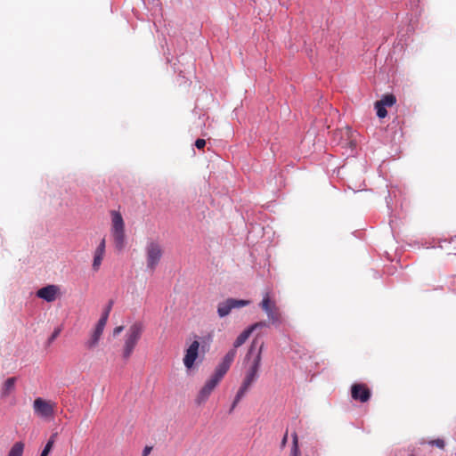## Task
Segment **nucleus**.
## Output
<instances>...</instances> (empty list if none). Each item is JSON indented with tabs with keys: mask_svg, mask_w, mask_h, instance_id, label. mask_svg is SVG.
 Masks as SVG:
<instances>
[{
	"mask_svg": "<svg viewBox=\"0 0 456 456\" xmlns=\"http://www.w3.org/2000/svg\"><path fill=\"white\" fill-rule=\"evenodd\" d=\"M409 456H415L414 454H410Z\"/></svg>",
	"mask_w": 456,
	"mask_h": 456,
	"instance_id": "obj_31",
	"label": "nucleus"
},
{
	"mask_svg": "<svg viewBox=\"0 0 456 456\" xmlns=\"http://www.w3.org/2000/svg\"><path fill=\"white\" fill-rule=\"evenodd\" d=\"M61 331V329L60 327L54 329L53 332L48 338V343L51 344L53 340H55L57 338V337L60 335Z\"/></svg>",
	"mask_w": 456,
	"mask_h": 456,
	"instance_id": "obj_22",
	"label": "nucleus"
},
{
	"mask_svg": "<svg viewBox=\"0 0 456 456\" xmlns=\"http://www.w3.org/2000/svg\"><path fill=\"white\" fill-rule=\"evenodd\" d=\"M124 330V327H123V326H118V327H116V328L114 329V330H113V335H114V336L118 335L119 333H121V332H122V330Z\"/></svg>",
	"mask_w": 456,
	"mask_h": 456,
	"instance_id": "obj_27",
	"label": "nucleus"
},
{
	"mask_svg": "<svg viewBox=\"0 0 456 456\" xmlns=\"http://www.w3.org/2000/svg\"><path fill=\"white\" fill-rule=\"evenodd\" d=\"M430 444L435 445V446H436L438 448H441V449H443L444 447V445H445L444 441L443 439H440V438L431 441Z\"/></svg>",
	"mask_w": 456,
	"mask_h": 456,
	"instance_id": "obj_24",
	"label": "nucleus"
},
{
	"mask_svg": "<svg viewBox=\"0 0 456 456\" xmlns=\"http://www.w3.org/2000/svg\"><path fill=\"white\" fill-rule=\"evenodd\" d=\"M260 307L265 311L271 323L278 324L281 322L279 309L276 306V304L270 299L268 294L263 297L260 303Z\"/></svg>",
	"mask_w": 456,
	"mask_h": 456,
	"instance_id": "obj_8",
	"label": "nucleus"
},
{
	"mask_svg": "<svg viewBox=\"0 0 456 456\" xmlns=\"http://www.w3.org/2000/svg\"><path fill=\"white\" fill-rule=\"evenodd\" d=\"M105 248H106V241H105V239L103 238V239L100 241V243H99V245L97 246V248H96L95 251L105 254Z\"/></svg>",
	"mask_w": 456,
	"mask_h": 456,
	"instance_id": "obj_23",
	"label": "nucleus"
},
{
	"mask_svg": "<svg viewBox=\"0 0 456 456\" xmlns=\"http://www.w3.org/2000/svg\"><path fill=\"white\" fill-rule=\"evenodd\" d=\"M264 345L265 343L256 338L251 342L244 359V362L246 364L245 375L232 403L230 412L234 410L239 402L258 379Z\"/></svg>",
	"mask_w": 456,
	"mask_h": 456,
	"instance_id": "obj_1",
	"label": "nucleus"
},
{
	"mask_svg": "<svg viewBox=\"0 0 456 456\" xmlns=\"http://www.w3.org/2000/svg\"><path fill=\"white\" fill-rule=\"evenodd\" d=\"M23 450H24V444L21 442H17L11 448L7 456H22Z\"/></svg>",
	"mask_w": 456,
	"mask_h": 456,
	"instance_id": "obj_16",
	"label": "nucleus"
},
{
	"mask_svg": "<svg viewBox=\"0 0 456 456\" xmlns=\"http://www.w3.org/2000/svg\"><path fill=\"white\" fill-rule=\"evenodd\" d=\"M110 309H106L102 314L99 320H103V323H107L109 318Z\"/></svg>",
	"mask_w": 456,
	"mask_h": 456,
	"instance_id": "obj_26",
	"label": "nucleus"
},
{
	"mask_svg": "<svg viewBox=\"0 0 456 456\" xmlns=\"http://www.w3.org/2000/svg\"><path fill=\"white\" fill-rule=\"evenodd\" d=\"M205 145H206V141H205L204 139H200V138H199V139H197V140L195 141V146H196L198 149H200H200H203V148L205 147Z\"/></svg>",
	"mask_w": 456,
	"mask_h": 456,
	"instance_id": "obj_25",
	"label": "nucleus"
},
{
	"mask_svg": "<svg viewBox=\"0 0 456 456\" xmlns=\"http://www.w3.org/2000/svg\"><path fill=\"white\" fill-rule=\"evenodd\" d=\"M36 295L38 298L47 303H52L55 301L60 295V287L55 284H49L38 289Z\"/></svg>",
	"mask_w": 456,
	"mask_h": 456,
	"instance_id": "obj_9",
	"label": "nucleus"
},
{
	"mask_svg": "<svg viewBox=\"0 0 456 456\" xmlns=\"http://www.w3.org/2000/svg\"><path fill=\"white\" fill-rule=\"evenodd\" d=\"M248 300L227 298L217 305V314L220 318L226 317L230 314L232 309L242 308L249 305Z\"/></svg>",
	"mask_w": 456,
	"mask_h": 456,
	"instance_id": "obj_7",
	"label": "nucleus"
},
{
	"mask_svg": "<svg viewBox=\"0 0 456 456\" xmlns=\"http://www.w3.org/2000/svg\"><path fill=\"white\" fill-rule=\"evenodd\" d=\"M252 334L248 328L245 329L234 340L233 348L236 350L238 347L241 346ZM237 353V351H235Z\"/></svg>",
	"mask_w": 456,
	"mask_h": 456,
	"instance_id": "obj_13",
	"label": "nucleus"
},
{
	"mask_svg": "<svg viewBox=\"0 0 456 456\" xmlns=\"http://www.w3.org/2000/svg\"><path fill=\"white\" fill-rule=\"evenodd\" d=\"M352 398L365 403L370 398V390L364 384H354L351 387Z\"/></svg>",
	"mask_w": 456,
	"mask_h": 456,
	"instance_id": "obj_11",
	"label": "nucleus"
},
{
	"mask_svg": "<svg viewBox=\"0 0 456 456\" xmlns=\"http://www.w3.org/2000/svg\"><path fill=\"white\" fill-rule=\"evenodd\" d=\"M143 329V324L141 322H136L129 327L126 334L123 349V357L125 359H128L131 356L135 346L141 338Z\"/></svg>",
	"mask_w": 456,
	"mask_h": 456,
	"instance_id": "obj_3",
	"label": "nucleus"
},
{
	"mask_svg": "<svg viewBox=\"0 0 456 456\" xmlns=\"http://www.w3.org/2000/svg\"><path fill=\"white\" fill-rule=\"evenodd\" d=\"M57 436H58V433H53L51 435V436L48 439L46 444L45 445L40 456H48V454L50 453V452L53 446V444L55 443Z\"/></svg>",
	"mask_w": 456,
	"mask_h": 456,
	"instance_id": "obj_15",
	"label": "nucleus"
},
{
	"mask_svg": "<svg viewBox=\"0 0 456 456\" xmlns=\"http://www.w3.org/2000/svg\"><path fill=\"white\" fill-rule=\"evenodd\" d=\"M200 342L194 340L185 351L183 364L187 370H191L199 355Z\"/></svg>",
	"mask_w": 456,
	"mask_h": 456,
	"instance_id": "obj_10",
	"label": "nucleus"
},
{
	"mask_svg": "<svg viewBox=\"0 0 456 456\" xmlns=\"http://www.w3.org/2000/svg\"><path fill=\"white\" fill-rule=\"evenodd\" d=\"M111 234L118 250L125 247V224L121 214L118 211L111 212Z\"/></svg>",
	"mask_w": 456,
	"mask_h": 456,
	"instance_id": "obj_4",
	"label": "nucleus"
},
{
	"mask_svg": "<svg viewBox=\"0 0 456 456\" xmlns=\"http://www.w3.org/2000/svg\"><path fill=\"white\" fill-rule=\"evenodd\" d=\"M235 357L236 352L234 349H230L225 354L222 361L216 367L214 373L210 376V378L206 381L205 385L200 390L196 398L197 404L200 405L208 399L213 390L229 370Z\"/></svg>",
	"mask_w": 456,
	"mask_h": 456,
	"instance_id": "obj_2",
	"label": "nucleus"
},
{
	"mask_svg": "<svg viewBox=\"0 0 456 456\" xmlns=\"http://www.w3.org/2000/svg\"><path fill=\"white\" fill-rule=\"evenodd\" d=\"M375 109L377 110V116L379 118H383L387 115L386 107L382 106V104L379 103L378 102L375 103Z\"/></svg>",
	"mask_w": 456,
	"mask_h": 456,
	"instance_id": "obj_20",
	"label": "nucleus"
},
{
	"mask_svg": "<svg viewBox=\"0 0 456 456\" xmlns=\"http://www.w3.org/2000/svg\"><path fill=\"white\" fill-rule=\"evenodd\" d=\"M152 450V447L151 446H145L143 451H142V456H147L148 454H150V452H151Z\"/></svg>",
	"mask_w": 456,
	"mask_h": 456,
	"instance_id": "obj_28",
	"label": "nucleus"
},
{
	"mask_svg": "<svg viewBox=\"0 0 456 456\" xmlns=\"http://www.w3.org/2000/svg\"><path fill=\"white\" fill-rule=\"evenodd\" d=\"M396 102L395 96L394 94H386L382 97L380 101H378L379 103L382 104L384 107H391Z\"/></svg>",
	"mask_w": 456,
	"mask_h": 456,
	"instance_id": "obj_18",
	"label": "nucleus"
},
{
	"mask_svg": "<svg viewBox=\"0 0 456 456\" xmlns=\"http://www.w3.org/2000/svg\"><path fill=\"white\" fill-rule=\"evenodd\" d=\"M287 441H288V432L285 433V435L283 436V438L281 440V446L282 448L286 445Z\"/></svg>",
	"mask_w": 456,
	"mask_h": 456,
	"instance_id": "obj_29",
	"label": "nucleus"
},
{
	"mask_svg": "<svg viewBox=\"0 0 456 456\" xmlns=\"http://www.w3.org/2000/svg\"><path fill=\"white\" fill-rule=\"evenodd\" d=\"M103 256H104L103 253L94 251V260H93V265H92V268L94 271L97 272L100 269Z\"/></svg>",
	"mask_w": 456,
	"mask_h": 456,
	"instance_id": "obj_17",
	"label": "nucleus"
},
{
	"mask_svg": "<svg viewBox=\"0 0 456 456\" xmlns=\"http://www.w3.org/2000/svg\"><path fill=\"white\" fill-rule=\"evenodd\" d=\"M111 306H112V301H110V304H109V305L107 306V308H106V309H110H110H111Z\"/></svg>",
	"mask_w": 456,
	"mask_h": 456,
	"instance_id": "obj_30",
	"label": "nucleus"
},
{
	"mask_svg": "<svg viewBox=\"0 0 456 456\" xmlns=\"http://www.w3.org/2000/svg\"><path fill=\"white\" fill-rule=\"evenodd\" d=\"M15 382H16V378H14V377L8 378L4 381L3 388H2V396L8 395L14 389Z\"/></svg>",
	"mask_w": 456,
	"mask_h": 456,
	"instance_id": "obj_14",
	"label": "nucleus"
},
{
	"mask_svg": "<svg viewBox=\"0 0 456 456\" xmlns=\"http://www.w3.org/2000/svg\"><path fill=\"white\" fill-rule=\"evenodd\" d=\"M105 323H103V320H99L90 338L85 343V346L87 349H94L99 343L100 338L103 333V330L105 327Z\"/></svg>",
	"mask_w": 456,
	"mask_h": 456,
	"instance_id": "obj_12",
	"label": "nucleus"
},
{
	"mask_svg": "<svg viewBox=\"0 0 456 456\" xmlns=\"http://www.w3.org/2000/svg\"><path fill=\"white\" fill-rule=\"evenodd\" d=\"M268 327V323L265 321L257 322L256 323H253L252 325L248 326V328L250 330L251 332L257 329H263Z\"/></svg>",
	"mask_w": 456,
	"mask_h": 456,
	"instance_id": "obj_21",
	"label": "nucleus"
},
{
	"mask_svg": "<svg viewBox=\"0 0 456 456\" xmlns=\"http://www.w3.org/2000/svg\"><path fill=\"white\" fill-rule=\"evenodd\" d=\"M145 253L147 269L153 272L162 257V248L159 243L151 240L147 243L145 247Z\"/></svg>",
	"mask_w": 456,
	"mask_h": 456,
	"instance_id": "obj_5",
	"label": "nucleus"
},
{
	"mask_svg": "<svg viewBox=\"0 0 456 456\" xmlns=\"http://www.w3.org/2000/svg\"><path fill=\"white\" fill-rule=\"evenodd\" d=\"M298 438L296 433L292 434V448L289 456H299Z\"/></svg>",
	"mask_w": 456,
	"mask_h": 456,
	"instance_id": "obj_19",
	"label": "nucleus"
},
{
	"mask_svg": "<svg viewBox=\"0 0 456 456\" xmlns=\"http://www.w3.org/2000/svg\"><path fill=\"white\" fill-rule=\"evenodd\" d=\"M55 403L41 397L37 398L33 403L35 414L45 420L52 419L54 415Z\"/></svg>",
	"mask_w": 456,
	"mask_h": 456,
	"instance_id": "obj_6",
	"label": "nucleus"
}]
</instances>
